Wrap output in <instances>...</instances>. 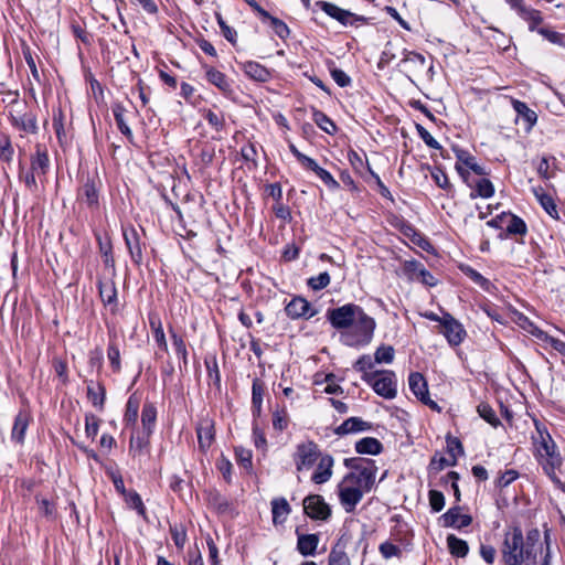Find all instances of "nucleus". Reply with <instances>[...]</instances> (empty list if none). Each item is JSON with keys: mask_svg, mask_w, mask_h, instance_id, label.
I'll use <instances>...</instances> for the list:
<instances>
[{"mask_svg": "<svg viewBox=\"0 0 565 565\" xmlns=\"http://www.w3.org/2000/svg\"><path fill=\"white\" fill-rule=\"evenodd\" d=\"M331 76L333 78V81L340 86V87H347L351 84V78L350 76L343 72L342 70L340 68H332L331 71Z\"/></svg>", "mask_w": 565, "mask_h": 565, "instance_id": "58", "label": "nucleus"}, {"mask_svg": "<svg viewBox=\"0 0 565 565\" xmlns=\"http://www.w3.org/2000/svg\"><path fill=\"white\" fill-rule=\"evenodd\" d=\"M321 457L318 445L313 441H307L297 446L294 460L298 471L308 470Z\"/></svg>", "mask_w": 565, "mask_h": 565, "instance_id": "8", "label": "nucleus"}, {"mask_svg": "<svg viewBox=\"0 0 565 565\" xmlns=\"http://www.w3.org/2000/svg\"><path fill=\"white\" fill-rule=\"evenodd\" d=\"M139 412V401L131 395L126 404L125 422L127 425H136Z\"/></svg>", "mask_w": 565, "mask_h": 565, "instance_id": "37", "label": "nucleus"}, {"mask_svg": "<svg viewBox=\"0 0 565 565\" xmlns=\"http://www.w3.org/2000/svg\"><path fill=\"white\" fill-rule=\"evenodd\" d=\"M78 199L87 204L89 207L98 205V191L93 181L87 180L78 192Z\"/></svg>", "mask_w": 565, "mask_h": 565, "instance_id": "30", "label": "nucleus"}, {"mask_svg": "<svg viewBox=\"0 0 565 565\" xmlns=\"http://www.w3.org/2000/svg\"><path fill=\"white\" fill-rule=\"evenodd\" d=\"M286 313L291 319H299V318H311L315 316L316 311L311 310L310 303L301 298L296 297L294 298L285 308Z\"/></svg>", "mask_w": 565, "mask_h": 565, "instance_id": "16", "label": "nucleus"}, {"mask_svg": "<svg viewBox=\"0 0 565 565\" xmlns=\"http://www.w3.org/2000/svg\"><path fill=\"white\" fill-rule=\"evenodd\" d=\"M408 385L413 394L424 404L437 409L438 405L430 399L428 385L423 374L418 372L411 373L408 376Z\"/></svg>", "mask_w": 565, "mask_h": 565, "instance_id": "12", "label": "nucleus"}, {"mask_svg": "<svg viewBox=\"0 0 565 565\" xmlns=\"http://www.w3.org/2000/svg\"><path fill=\"white\" fill-rule=\"evenodd\" d=\"M14 126L29 134L38 132V121L35 115L32 113H23L15 110V114H11Z\"/></svg>", "mask_w": 565, "mask_h": 565, "instance_id": "21", "label": "nucleus"}, {"mask_svg": "<svg viewBox=\"0 0 565 565\" xmlns=\"http://www.w3.org/2000/svg\"><path fill=\"white\" fill-rule=\"evenodd\" d=\"M460 507H454L449 509L439 518V522L444 527L462 529L469 526L472 522V518L468 514L460 512Z\"/></svg>", "mask_w": 565, "mask_h": 565, "instance_id": "13", "label": "nucleus"}, {"mask_svg": "<svg viewBox=\"0 0 565 565\" xmlns=\"http://www.w3.org/2000/svg\"><path fill=\"white\" fill-rule=\"evenodd\" d=\"M362 380L367 383L377 395L386 399H392L397 394L395 373L393 371H375L373 374L362 375Z\"/></svg>", "mask_w": 565, "mask_h": 565, "instance_id": "5", "label": "nucleus"}, {"mask_svg": "<svg viewBox=\"0 0 565 565\" xmlns=\"http://www.w3.org/2000/svg\"><path fill=\"white\" fill-rule=\"evenodd\" d=\"M380 553L387 559L393 556H398L401 554V548L391 542H384L380 545Z\"/></svg>", "mask_w": 565, "mask_h": 565, "instance_id": "56", "label": "nucleus"}, {"mask_svg": "<svg viewBox=\"0 0 565 565\" xmlns=\"http://www.w3.org/2000/svg\"><path fill=\"white\" fill-rule=\"evenodd\" d=\"M375 328V320L363 310L345 331L340 332V338L348 347H365L371 343Z\"/></svg>", "mask_w": 565, "mask_h": 565, "instance_id": "4", "label": "nucleus"}, {"mask_svg": "<svg viewBox=\"0 0 565 565\" xmlns=\"http://www.w3.org/2000/svg\"><path fill=\"white\" fill-rule=\"evenodd\" d=\"M172 344L174 347L175 353L186 363L188 351L185 347V342L183 339L175 333H172Z\"/></svg>", "mask_w": 565, "mask_h": 565, "instance_id": "54", "label": "nucleus"}, {"mask_svg": "<svg viewBox=\"0 0 565 565\" xmlns=\"http://www.w3.org/2000/svg\"><path fill=\"white\" fill-rule=\"evenodd\" d=\"M14 150L8 136H0V160L10 162Z\"/></svg>", "mask_w": 565, "mask_h": 565, "instance_id": "41", "label": "nucleus"}, {"mask_svg": "<svg viewBox=\"0 0 565 565\" xmlns=\"http://www.w3.org/2000/svg\"><path fill=\"white\" fill-rule=\"evenodd\" d=\"M429 504L434 512H439L445 507V497L440 491L430 490L428 493Z\"/></svg>", "mask_w": 565, "mask_h": 565, "instance_id": "46", "label": "nucleus"}, {"mask_svg": "<svg viewBox=\"0 0 565 565\" xmlns=\"http://www.w3.org/2000/svg\"><path fill=\"white\" fill-rule=\"evenodd\" d=\"M125 108L120 104H115L113 106V114L117 124L118 129L122 135H125L129 140H132V131L127 125L124 117Z\"/></svg>", "mask_w": 565, "mask_h": 565, "instance_id": "35", "label": "nucleus"}, {"mask_svg": "<svg viewBox=\"0 0 565 565\" xmlns=\"http://www.w3.org/2000/svg\"><path fill=\"white\" fill-rule=\"evenodd\" d=\"M157 418V409L153 404L146 403L141 412V423L145 435L149 437L153 430Z\"/></svg>", "mask_w": 565, "mask_h": 565, "instance_id": "32", "label": "nucleus"}, {"mask_svg": "<svg viewBox=\"0 0 565 565\" xmlns=\"http://www.w3.org/2000/svg\"><path fill=\"white\" fill-rule=\"evenodd\" d=\"M122 234L132 262L140 264L142 260V248L138 232L134 227H129L124 228Z\"/></svg>", "mask_w": 565, "mask_h": 565, "instance_id": "15", "label": "nucleus"}, {"mask_svg": "<svg viewBox=\"0 0 565 565\" xmlns=\"http://www.w3.org/2000/svg\"><path fill=\"white\" fill-rule=\"evenodd\" d=\"M543 551L545 546L537 529L527 531L525 537L519 526L504 532L501 556L505 565H539Z\"/></svg>", "mask_w": 565, "mask_h": 565, "instance_id": "2", "label": "nucleus"}, {"mask_svg": "<svg viewBox=\"0 0 565 565\" xmlns=\"http://www.w3.org/2000/svg\"><path fill=\"white\" fill-rule=\"evenodd\" d=\"M440 332L446 337L450 345L460 344L466 337L462 324L449 313L443 316Z\"/></svg>", "mask_w": 565, "mask_h": 565, "instance_id": "10", "label": "nucleus"}, {"mask_svg": "<svg viewBox=\"0 0 565 565\" xmlns=\"http://www.w3.org/2000/svg\"><path fill=\"white\" fill-rule=\"evenodd\" d=\"M29 423L30 415L25 412H20L14 419V424L11 431V439L18 444H22L24 440Z\"/></svg>", "mask_w": 565, "mask_h": 565, "instance_id": "26", "label": "nucleus"}, {"mask_svg": "<svg viewBox=\"0 0 565 565\" xmlns=\"http://www.w3.org/2000/svg\"><path fill=\"white\" fill-rule=\"evenodd\" d=\"M372 428V424L363 420L360 417H350L345 419L340 426H338L334 430L337 435H347L359 431L370 430Z\"/></svg>", "mask_w": 565, "mask_h": 565, "instance_id": "19", "label": "nucleus"}, {"mask_svg": "<svg viewBox=\"0 0 565 565\" xmlns=\"http://www.w3.org/2000/svg\"><path fill=\"white\" fill-rule=\"evenodd\" d=\"M505 221H504V227L507 230L508 235H525L527 232V227L525 222L511 213L504 214Z\"/></svg>", "mask_w": 565, "mask_h": 565, "instance_id": "29", "label": "nucleus"}, {"mask_svg": "<svg viewBox=\"0 0 565 565\" xmlns=\"http://www.w3.org/2000/svg\"><path fill=\"white\" fill-rule=\"evenodd\" d=\"M126 495V502L134 509H136L140 514L145 513V507L142 503V500L140 495L132 491L125 494Z\"/></svg>", "mask_w": 565, "mask_h": 565, "instance_id": "55", "label": "nucleus"}, {"mask_svg": "<svg viewBox=\"0 0 565 565\" xmlns=\"http://www.w3.org/2000/svg\"><path fill=\"white\" fill-rule=\"evenodd\" d=\"M291 512V508L285 498H275L271 501L274 524H282Z\"/></svg>", "mask_w": 565, "mask_h": 565, "instance_id": "24", "label": "nucleus"}, {"mask_svg": "<svg viewBox=\"0 0 565 565\" xmlns=\"http://www.w3.org/2000/svg\"><path fill=\"white\" fill-rule=\"evenodd\" d=\"M382 448V444L373 437L362 438L355 444V450L359 454L379 455Z\"/></svg>", "mask_w": 565, "mask_h": 565, "instance_id": "33", "label": "nucleus"}, {"mask_svg": "<svg viewBox=\"0 0 565 565\" xmlns=\"http://www.w3.org/2000/svg\"><path fill=\"white\" fill-rule=\"evenodd\" d=\"M87 397L89 402L99 411L104 409L106 399V388L102 383L88 382L87 385Z\"/></svg>", "mask_w": 565, "mask_h": 565, "instance_id": "22", "label": "nucleus"}, {"mask_svg": "<svg viewBox=\"0 0 565 565\" xmlns=\"http://www.w3.org/2000/svg\"><path fill=\"white\" fill-rule=\"evenodd\" d=\"M315 173L330 190H337L340 188L339 182L331 175V173L320 166Z\"/></svg>", "mask_w": 565, "mask_h": 565, "instance_id": "44", "label": "nucleus"}, {"mask_svg": "<svg viewBox=\"0 0 565 565\" xmlns=\"http://www.w3.org/2000/svg\"><path fill=\"white\" fill-rule=\"evenodd\" d=\"M317 461L318 465L311 480L317 484H322L331 479L334 460L330 455H321Z\"/></svg>", "mask_w": 565, "mask_h": 565, "instance_id": "17", "label": "nucleus"}, {"mask_svg": "<svg viewBox=\"0 0 565 565\" xmlns=\"http://www.w3.org/2000/svg\"><path fill=\"white\" fill-rule=\"evenodd\" d=\"M107 356L110 362V365L115 372L120 371V352L116 344L110 343L107 350Z\"/></svg>", "mask_w": 565, "mask_h": 565, "instance_id": "48", "label": "nucleus"}, {"mask_svg": "<svg viewBox=\"0 0 565 565\" xmlns=\"http://www.w3.org/2000/svg\"><path fill=\"white\" fill-rule=\"evenodd\" d=\"M203 68L205 71L206 79L210 84L217 87L226 96L233 94L232 83L224 73L207 65H203Z\"/></svg>", "mask_w": 565, "mask_h": 565, "instance_id": "14", "label": "nucleus"}, {"mask_svg": "<svg viewBox=\"0 0 565 565\" xmlns=\"http://www.w3.org/2000/svg\"><path fill=\"white\" fill-rule=\"evenodd\" d=\"M362 311L363 309L360 306L347 303L328 310L327 316L331 326L342 332L353 323V320L356 319Z\"/></svg>", "mask_w": 565, "mask_h": 565, "instance_id": "6", "label": "nucleus"}, {"mask_svg": "<svg viewBox=\"0 0 565 565\" xmlns=\"http://www.w3.org/2000/svg\"><path fill=\"white\" fill-rule=\"evenodd\" d=\"M456 156L458 158V163L456 164V169L457 171L462 175L465 177V171L461 167L460 163L465 164L467 168H469L470 170H472L476 174L478 175H484L487 174L486 170L483 167L479 166L477 162H476V159L475 157H472L469 152L465 151V150H456Z\"/></svg>", "mask_w": 565, "mask_h": 565, "instance_id": "20", "label": "nucleus"}, {"mask_svg": "<svg viewBox=\"0 0 565 565\" xmlns=\"http://www.w3.org/2000/svg\"><path fill=\"white\" fill-rule=\"evenodd\" d=\"M447 450L450 454L451 458L457 461V456L463 454L462 444L458 438L448 437L447 438Z\"/></svg>", "mask_w": 565, "mask_h": 565, "instance_id": "53", "label": "nucleus"}, {"mask_svg": "<svg viewBox=\"0 0 565 565\" xmlns=\"http://www.w3.org/2000/svg\"><path fill=\"white\" fill-rule=\"evenodd\" d=\"M204 118L207 120L209 125L217 131L221 130L224 126L223 116H220L212 110H207L204 115Z\"/></svg>", "mask_w": 565, "mask_h": 565, "instance_id": "62", "label": "nucleus"}, {"mask_svg": "<svg viewBox=\"0 0 565 565\" xmlns=\"http://www.w3.org/2000/svg\"><path fill=\"white\" fill-rule=\"evenodd\" d=\"M264 20H269L277 35L281 39L289 34V29L285 22L269 14V17H262Z\"/></svg>", "mask_w": 565, "mask_h": 565, "instance_id": "49", "label": "nucleus"}, {"mask_svg": "<svg viewBox=\"0 0 565 565\" xmlns=\"http://www.w3.org/2000/svg\"><path fill=\"white\" fill-rule=\"evenodd\" d=\"M494 193V186L488 179H481L477 182L475 191L471 192L470 198L475 199L481 196L488 199Z\"/></svg>", "mask_w": 565, "mask_h": 565, "instance_id": "36", "label": "nucleus"}, {"mask_svg": "<svg viewBox=\"0 0 565 565\" xmlns=\"http://www.w3.org/2000/svg\"><path fill=\"white\" fill-rule=\"evenodd\" d=\"M324 13L330 18L339 21L342 25H360L367 22V19L363 15H358L349 10H344L334 3L328 1H318L316 3Z\"/></svg>", "mask_w": 565, "mask_h": 565, "instance_id": "7", "label": "nucleus"}, {"mask_svg": "<svg viewBox=\"0 0 565 565\" xmlns=\"http://www.w3.org/2000/svg\"><path fill=\"white\" fill-rule=\"evenodd\" d=\"M263 385L258 381H254L253 383V392H252V403L255 412H260V406L263 402Z\"/></svg>", "mask_w": 565, "mask_h": 565, "instance_id": "50", "label": "nucleus"}, {"mask_svg": "<svg viewBox=\"0 0 565 565\" xmlns=\"http://www.w3.org/2000/svg\"><path fill=\"white\" fill-rule=\"evenodd\" d=\"M477 411L480 417L489 423L492 427H498L501 424L500 419L495 415V412L490 405L481 403L478 405Z\"/></svg>", "mask_w": 565, "mask_h": 565, "instance_id": "38", "label": "nucleus"}, {"mask_svg": "<svg viewBox=\"0 0 565 565\" xmlns=\"http://www.w3.org/2000/svg\"><path fill=\"white\" fill-rule=\"evenodd\" d=\"M97 241H98V244H99L100 253L103 254V256L105 258L104 262H105L106 266H114V259L111 257V245H110V243L109 242L104 243L99 235L97 236Z\"/></svg>", "mask_w": 565, "mask_h": 565, "instance_id": "61", "label": "nucleus"}, {"mask_svg": "<svg viewBox=\"0 0 565 565\" xmlns=\"http://www.w3.org/2000/svg\"><path fill=\"white\" fill-rule=\"evenodd\" d=\"M403 63L414 64L415 66L424 67L426 58L420 53L406 51L404 54Z\"/></svg>", "mask_w": 565, "mask_h": 565, "instance_id": "57", "label": "nucleus"}, {"mask_svg": "<svg viewBox=\"0 0 565 565\" xmlns=\"http://www.w3.org/2000/svg\"><path fill=\"white\" fill-rule=\"evenodd\" d=\"M148 445V437H131L129 450L134 456H140L143 448Z\"/></svg>", "mask_w": 565, "mask_h": 565, "instance_id": "51", "label": "nucleus"}, {"mask_svg": "<svg viewBox=\"0 0 565 565\" xmlns=\"http://www.w3.org/2000/svg\"><path fill=\"white\" fill-rule=\"evenodd\" d=\"M99 295L104 305L109 306L111 311H115L117 290L111 280L99 281Z\"/></svg>", "mask_w": 565, "mask_h": 565, "instance_id": "28", "label": "nucleus"}, {"mask_svg": "<svg viewBox=\"0 0 565 565\" xmlns=\"http://www.w3.org/2000/svg\"><path fill=\"white\" fill-rule=\"evenodd\" d=\"M319 544V536L317 534H299L297 541V548L303 556L313 555Z\"/></svg>", "mask_w": 565, "mask_h": 565, "instance_id": "27", "label": "nucleus"}, {"mask_svg": "<svg viewBox=\"0 0 565 565\" xmlns=\"http://www.w3.org/2000/svg\"><path fill=\"white\" fill-rule=\"evenodd\" d=\"M511 9L529 24L530 31H537V26L543 22L542 14L539 10L530 8L523 0H505Z\"/></svg>", "mask_w": 565, "mask_h": 565, "instance_id": "11", "label": "nucleus"}, {"mask_svg": "<svg viewBox=\"0 0 565 565\" xmlns=\"http://www.w3.org/2000/svg\"><path fill=\"white\" fill-rule=\"evenodd\" d=\"M50 168V160L46 149L38 146L35 154L31 161V170L36 173L38 177L45 175Z\"/></svg>", "mask_w": 565, "mask_h": 565, "instance_id": "25", "label": "nucleus"}, {"mask_svg": "<svg viewBox=\"0 0 565 565\" xmlns=\"http://www.w3.org/2000/svg\"><path fill=\"white\" fill-rule=\"evenodd\" d=\"M243 72L253 81L265 83L269 81L271 74L268 68L255 61L239 63Z\"/></svg>", "mask_w": 565, "mask_h": 565, "instance_id": "18", "label": "nucleus"}, {"mask_svg": "<svg viewBox=\"0 0 565 565\" xmlns=\"http://www.w3.org/2000/svg\"><path fill=\"white\" fill-rule=\"evenodd\" d=\"M534 426L535 431L532 433L531 436L534 456L544 472L554 482H558L556 470H558L563 463L562 456L545 424L534 419Z\"/></svg>", "mask_w": 565, "mask_h": 565, "instance_id": "3", "label": "nucleus"}, {"mask_svg": "<svg viewBox=\"0 0 565 565\" xmlns=\"http://www.w3.org/2000/svg\"><path fill=\"white\" fill-rule=\"evenodd\" d=\"M374 361L371 359L370 355H362L355 363L354 369L362 373V375L365 374H373V372H370V370L374 366Z\"/></svg>", "mask_w": 565, "mask_h": 565, "instance_id": "47", "label": "nucleus"}, {"mask_svg": "<svg viewBox=\"0 0 565 565\" xmlns=\"http://www.w3.org/2000/svg\"><path fill=\"white\" fill-rule=\"evenodd\" d=\"M344 466L351 471L338 484V495L345 512L350 513L362 500L364 493L371 491L375 483L377 467L373 460L347 458Z\"/></svg>", "mask_w": 565, "mask_h": 565, "instance_id": "1", "label": "nucleus"}, {"mask_svg": "<svg viewBox=\"0 0 565 565\" xmlns=\"http://www.w3.org/2000/svg\"><path fill=\"white\" fill-rule=\"evenodd\" d=\"M447 546L451 555L457 557H465L469 552L468 543L454 534L447 536Z\"/></svg>", "mask_w": 565, "mask_h": 565, "instance_id": "34", "label": "nucleus"}, {"mask_svg": "<svg viewBox=\"0 0 565 565\" xmlns=\"http://www.w3.org/2000/svg\"><path fill=\"white\" fill-rule=\"evenodd\" d=\"M328 565H351V563L344 551L332 548L328 557Z\"/></svg>", "mask_w": 565, "mask_h": 565, "instance_id": "42", "label": "nucleus"}, {"mask_svg": "<svg viewBox=\"0 0 565 565\" xmlns=\"http://www.w3.org/2000/svg\"><path fill=\"white\" fill-rule=\"evenodd\" d=\"M99 419L93 415L87 414L85 416V433L88 438L95 439L98 434Z\"/></svg>", "mask_w": 565, "mask_h": 565, "instance_id": "43", "label": "nucleus"}, {"mask_svg": "<svg viewBox=\"0 0 565 565\" xmlns=\"http://www.w3.org/2000/svg\"><path fill=\"white\" fill-rule=\"evenodd\" d=\"M537 32L552 43L561 44L563 35L546 28H539Z\"/></svg>", "mask_w": 565, "mask_h": 565, "instance_id": "64", "label": "nucleus"}, {"mask_svg": "<svg viewBox=\"0 0 565 565\" xmlns=\"http://www.w3.org/2000/svg\"><path fill=\"white\" fill-rule=\"evenodd\" d=\"M418 132L423 141L433 149H441L440 143L422 126H418Z\"/></svg>", "mask_w": 565, "mask_h": 565, "instance_id": "63", "label": "nucleus"}, {"mask_svg": "<svg viewBox=\"0 0 565 565\" xmlns=\"http://www.w3.org/2000/svg\"><path fill=\"white\" fill-rule=\"evenodd\" d=\"M424 268L425 267L416 260H407L404 264V270L412 279H416L420 274V269Z\"/></svg>", "mask_w": 565, "mask_h": 565, "instance_id": "59", "label": "nucleus"}, {"mask_svg": "<svg viewBox=\"0 0 565 565\" xmlns=\"http://www.w3.org/2000/svg\"><path fill=\"white\" fill-rule=\"evenodd\" d=\"M200 448L205 450L210 448L214 439V426L212 420L203 419L196 428Z\"/></svg>", "mask_w": 565, "mask_h": 565, "instance_id": "23", "label": "nucleus"}, {"mask_svg": "<svg viewBox=\"0 0 565 565\" xmlns=\"http://www.w3.org/2000/svg\"><path fill=\"white\" fill-rule=\"evenodd\" d=\"M455 465H456L455 459L448 460L447 458H445L443 456H439V457L434 456L430 461V468L436 471H440L446 467L455 466Z\"/></svg>", "mask_w": 565, "mask_h": 565, "instance_id": "60", "label": "nucleus"}, {"mask_svg": "<svg viewBox=\"0 0 565 565\" xmlns=\"http://www.w3.org/2000/svg\"><path fill=\"white\" fill-rule=\"evenodd\" d=\"M313 120L324 132L332 135L335 131L334 122L322 111H315Z\"/></svg>", "mask_w": 565, "mask_h": 565, "instance_id": "39", "label": "nucleus"}, {"mask_svg": "<svg viewBox=\"0 0 565 565\" xmlns=\"http://www.w3.org/2000/svg\"><path fill=\"white\" fill-rule=\"evenodd\" d=\"M394 360V349L391 345H381L376 349L374 353V362L375 363H386L390 364Z\"/></svg>", "mask_w": 565, "mask_h": 565, "instance_id": "40", "label": "nucleus"}, {"mask_svg": "<svg viewBox=\"0 0 565 565\" xmlns=\"http://www.w3.org/2000/svg\"><path fill=\"white\" fill-rule=\"evenodd\" d=\"M513 109L516 114L522 117V119L526 122V130H531L532 127L536 124L537 115L534 110L530 109L527 105L523 102L514 99L512 102Z\"/></svg>", "mask_w": 565, "mask_h": 565, "instance_id": "31", "label": "nucleus"}, {"mask_svg": "<svg viewBox=\"0 0 565 565\" xmlns=\"http://www.w3.org/2000/svg\"><path fill=\"white\" fill-rule=\"evenodd\" d=\"M305 513L313 520L326 521L331 515L329 504L320 494H310L303 500Z\"/></svg>", "mask_w": 565, "mask_h": 565, "instance_id": "9", "label": "nucleus"}, {"mask_svg": "<svg viewBox=\"0 0 565 565\" xmlns=\"http://www.w3.org/2000/svg\"><path fill=\"white\" fill-rule=\"evenodd\" d=\"M330 284V276L327 271L308 279V286L313 290H321Z\"/></svg>", "mask_w": 565, "mask_h": 565, "instance_id": "45", "label": "nucleus"}, {"mask_svg": "<svg viewBox=\"0 0 565 565\" xmlns=\"http://www.w3.org/2000/svg\"><path fill=\"white\" fill-rule=\"evenodd\" d=\"M236 460L237 462L245 469L252 468V452L250 450L244 448L235 449Z\"/></svg>", "mask_w": 565, "mask_h": 565, "instance_id": "52", "label": "nucleus"}]
</instances>
